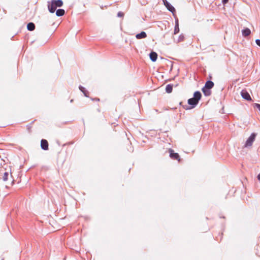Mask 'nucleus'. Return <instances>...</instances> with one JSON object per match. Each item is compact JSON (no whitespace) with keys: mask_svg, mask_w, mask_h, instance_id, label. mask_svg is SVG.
<instances>
[{"mask_svg":"<svg viewBox=\"0 0 260 260\" xmlns=\"http://www.w3.org/2000/svg\"><path fill=\"white\" fill-rule=\"evenodd\" d=\"M63 5L61 0H52L51 4H48V8L50 13H54L57 7H60Z\"/></svg>","mask_w":260,"mask_h":260,"instance_id":"nucleus-1","label":"nucleus"},{"mask_svg":"<svg viewBox=\"0 0 260 260\" xmlns=\"http://www.w3.org/2000/svg\"><path fill=\"white\" fill-rule=\"evenodd\" d=\"M202 96L201 93L199 91H196L193 94V98L189 99L188 100V104L194 107L197 105L199 101L201 99Z\"/></svg>","mask_w":260,"mask_h":260,"instance_id":"nucleus-2","label":"nucleus"},{"mask_svg":"<svg viewBox=\"0 0 260 260\" xmlns=\"http://www.w3.org/2000/svg\"><path fill=\"white\" fill-rule=\"evenodd\" d=\"M214 86V83L211 81H208L206 82L205 86L202 88V91L206 96H209L211 94L210 89Z\"/></svg>","mask_w":260,"mask_h":260,"instance_id":"nucleus-3","label":"nucleus"},{"mask_svg":"<svg viewBox=\"0 0 260 260\" xmlns=\"http://www.w3.org/2000/svg\"><path fill=\"white\" fill-rule=\"evenodd\" d=\"M255 137H256V134L252 133L250 135V136L248 138V139L247 140V141L245 144L244 147H248L251 146L253 142L255 140Z\"/></svg>","mask_w":260,"mask_h":260,"instance_id":"nucleus-4","label":"nucleus"},{"mask_svg":"<svg viewBox=\"0 0 260 260\" xmlns=\"http://www.w3.org/2000/svg\"><path fill=\"white\" fill-rule=\"evenodd\" d=\"M169 152L170 156L172 159L177 160L178 161H180V156L177 153L174 152V151L171 149L169 150Z\"/></svg>","mask_w":260,"mask_h":260,"instance_id":"nucleus-5","label":"nucleus"},{"mask_svg":"<svg viewBox=\"0 0 260 260\" xmlns=\"http://www.w3.org/2000/svg\"><path fill=\"white\" fill-rule=\"evenodd\" d=\"M242 97L247 101H251L252 99L249 93L246 90H242L241 92Z\"/></svg>","mask_w":260,"mask_h":260,"instance_id":"nucleus-6","label":"nucleus"},{"mask_svg":"<svg viewBox=\"0 0 260 260\" xmlns=\"http://www.w3.org/2000/svg\"><path fill=\"white\" fill-rule=\"evenodd\" d=\"M41 147L44 150H48V143L46 140L42 139L41 140Z\"/></svg>","mask_w":260,"mask_h":260,"instance_id":"nucleus-7","label":"nucleus"},{"mask_svg":"<svg viewBox=\"0 0 260 260\" xmlns=\"http://www.w3.org/2000/svg\"><path fill=\"white\" fill-rule=\"evenodd\" d=\"M136 37L137 39H144L147 37V34L145 31H142L140 34H137Z\"/></svg>","mask_w":260,"mask_h":260,"instance_id":"nucleus-8","label":"nucleus"},{"mask_svg":"<svg viewBox=\"0 0 260 260\" xmlns=\"http://www.w3.org/2000/svg\"><path fill=\"white\" fill-rule=\"evenodd\" d=\"M150 58L151 59V60L152 61H155L157 59V54L156 52H151L150 53Z\"/></svg>","mask_w":260,"mask_h":260,"instance_id":"nucleus-9","label":"nucleus"},{"mask_svg":"<svg viewBox=\"0 0 260 260\" xmlns=\"http://www.w3.org/2000/svg\"><path fill=\"white\" fill-rule=\"evenodd\" d=\"M165 5L167 8V9L171 12L174 13V12H175V8L168 2H166V3H165Z\"/></svg>","mask_w":260,"mask_h":260,"instance_id":"nucleus-10","label":"nucleus"},{"mask_svg":"<svg viewBox=\"0 0 260 260\" xmlns=\"http://www.w3.org/2000/svg\"><path fill=\"white\" fill-rule=\"evenodd\" d=\"M242 35L243 36L247 37L250 34L251 31L249 28H246L244 29L243 30H242Z\"/></svg>","mask_w":260,"mask_h":260,"instance_id":"nucleus-11","label":"nucleus"},{"mask_svg":"<svg viewBox=\"0 0 260 260\" xmlns=\"http://www.w3.org/2000/svg\"><path fill=\"white\" fill-rule=\"evenodd\" d=\"M65 13V11L63 9H58L56 12V15L57 16H62Z\"/></svg>","mask_w":260,"mask_h":260,"instance_id":"nucleus-12","label":"nucleus"},{"mask_svg":"<svg viewBox=\"0 0 260 260\" xmlns=\"http://www.w3.org/2000/svg\"><path fill=\"white\" fill-rule=\"evenodd\" d=\"M27 28L28 30H29L30 31H32L35 28V25L33 23L30 22L27 24Z\"/></svg>","mask_w":260,"mask_h":260,"instance_id":"nucleus-13","label":"nucleus"},{"mask_svg":"<svg viewBox=\"0 0 260 260\" xmlns=\"http://www.w3.org/2000/svg\"><path fill=\"white\" fill-rule=\"evenodd\" d=\"M79 89L84 93L85 96L88 97L89 96V92L87 90H86L84 87L82 86H80Z\"/></svg>","mask_w":260,"mask_h":260,"instance_id":"nucleus-14","label":"nucleus"},{"mask_svg":"<svg viewBox=\"0 0 260 260\" xmlns=\"http://www.w3.org/2000/svg\"><path fill=\"white\" fill-rule=\"evenodd\" d=\"M173 90V86L170 84H168L167 85L166 87V91L168 93H171L172 92Z\"/></svg>","mask_w":260,"mask_h":260,"instance_id":"nucleus-15","label":"nucleus"},{"mask_svg":"<svg viewBox=\"0 0 260 260\" xmlns=\"http://www.w3.org/2000/svg\"><path fill=\"white\" fill-rule=\"evenodd\" d=\"M9 173L8 172H5L3 175V179L4 181H6L8 180Z\"/></svg>","mask_w":260,"mask_h":260,"instance_id":"nucleus-16","label":"nucleus"},{"mask_svg":"<svg viewBox=\"0 0 260 260\" xmlns=\"http://www.w3.org/2000/svg\"><path fill=\"white\" fill-rule=\"evenodd\" d=\"M179 31V24L178 23H176L175 24V28H174V34H176L178 33Z\"/></svg>","mask_w":260,"mask_h":260,"instance_id":"nucleus-17","label":"nucleus"},{"mask_svg":"<svg viewBox=\"0 0 260 260\" xmlns=\"http://www.w3.org/2000/svg\"><path fill=\"white\" fill-rule=\"evenodd\" d=\"M184 40V36L183 35H181L179 36L178 40H177V42H180L183 41Z\"/></svg>","mask_w":260,"mask_h":260,"instance_id":"nucleus-18","label":"nucleus"},{"mask_svg":"<svg viewBox=\"0 0 260 260\" xmlns=\"http://www.w3.org/2000/svg\"><path fill=\"white\" fill-rule=\"evenodd\" d=\"M253 107H254V108H257L259 110V111H260V104L255 103L253 105Z\"/></svg>","mask_w":260,"mask_h":260,"instance_id":"nucleus-19","label":"nucleus"},{"mask_svg":"<svg viewBox=\"0 0 260 260\" xmlns=\"http://www.w3.org/2000/svg\"><path fill=\"white\" fill-rule=\"evenodd\" d=\"M123 15H124L123 13L121 12H118V14H117V16L118 17H123Z\"/></svg>","mask_w":260,"mask_h":260,"instance_id":"nucleus-20","label":"nucleus"},{"mask_svg":"<svg viewBox=\"0 0 260 260\" xmlns=\"http://www.w3.org/2000/svg\"><path fill=\"white\" fill-rule=\"evenodd\" d=\"M255 43L256 44L260 47V40H258V39H257L255 41Z\"/></svg>","mask_w":260,"mask_h":260,"instance_id":"nucleus-21","label":"nucleus"},{"mask_svg":"<svg viewBox=\"0 0 260 260\" xmlns=\"http://www.w3.org/2000/svg\"><path fill=\"white\" fill-rule=\"evenodd\" d=\"M222 3L223 4H226L229 1V0H222Z\"/></svg>","mask_w":260,"mask_h":260,"instance_id":"nucleus-22","label":"nucleus"},{"mask_svg":"<svg viewBox=\"0 0 260 260\" xmlns=\"http://www.w3.org/2000/svg\"><path fill=\"white\" fill-rule=\"evenodd\" d=\"M257 179L260 181V173L257 175Z\"/></svg>","mask_w":260,"mask_h":260,"instance_id":"nucleus-23","label":"nucleus"},{"mask_svg":"<svg viewBox=\"0 0 260 260\" xmlns=\"http://www.w3.org/2000/svg\"><path fill=\"white\" fill-rule=\"evenodd\" d=\"M30 128H31V127H30V126H29V127H28V129H29V131H30Z\"/></svg>","mask_w":260,"mask_h":260,"instance_id":"nucleus-24","label":"nucleus"},{"mask_svg":"<svg viewBox=\"0 0 260 260\" xmlns=\"http://www.w3.org/2000/svg\"><path fill=\"white\" fill-rule=\"evenodd\" d=\"M95 100L97 101H99L100 99H96Z\"/></svg>","mask_w":260,"mask_h":260,"instance_id":"nucleus-25","label":"nucleus"},{"mask_svg":"<svg viewBox=\"0 0 260 260\" xmlns=\"http://www.w3.org/2000/svg\"><path fill=\"white\" fill-rule=\"evenodd\" d=\"M11 183H13V180H11Z\"/></svg>","mask_w":260,"mask_h":260,"instance_id":"nucleus-26","label":"nucleus"}]
</instances>
